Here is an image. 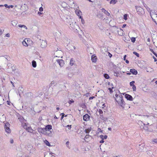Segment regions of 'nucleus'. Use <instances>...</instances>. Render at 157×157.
Returning a JSON list of instances; mask_svg holds the SVG:
<instances>
[{
  "label": "nucleus",
  "instance_id": "obj_48",
  "mask_svg": "<svg viewBox=\"0 0 157 157\" xmlns=\"http://www.w3.org/2000/svg\"><path fill=\"white\" fill-rule=\"evenodd\" d=\"M10 143H11V144H13V139H11L10 140Z\"/></svg>",
  "mask_w": 157,
  "mask_h": 157
},
{
  "label": "nucleus",
  "instance_id": "obj_3",
  "mask_svg": "<svg viewBox=\"0 0 157 157\" xmlns=\"http://www.w3.org/2000/svg\"><path fill=\"white\" fill-rule=\"evenodd\" d=\"M37 130L40 133H42L48 136H51V132H50V133L47 132L45 131L44 128H37Z\"/></svg>",
  "mask_w": 157,
  "mask_h": 157
},
{
  "label": "nucleus",
  "instance_id": "obj_56",
  "mask_svg": "<svg viewBox=\"0 0 157 157\" xmlns=\"http://www.w3.org/2000/svg\"><path fill=\"white\" fill-rule=\"evenodd\" d=\"M126 55H125L124 57V60H125L126 59Z\"/></svg>",
  "mask_w": 157,
  "mask_h": 157
},
{
  "label": "nucleus",
  "instance_id": "obj_59",
  "mask_svg": "<svg viewBox=\"0 0 157 157\" xmlns=\"http://www.w3.org/2000/svg\"><path fill=\"white\" fill-rule=\"evenodd\" d=\"M126 63H129V61L128 60H126Z\"/></svg>",
  "mask_w": 157,
  "mask_h": 157
},
{
  "label": "nucleus",
  "instance_id": "obj_16",
  "mask_svg": "<svg viewBox=\"0 0 157 157\" xmlns=\"http://www.w3.org/2000/svg\"><path fill=\"white\" fill-rule=\"evenodd\" d=\"M4 103V100L2 96L0 95V105H1Z\"/></svg>",
  "mask_w": 157,
  "mask_h": 157
},
{
  "label": "nucleus",
  "instance_id": "obj_17",
  "mask_svg": "<svg viewBox=\"0 0 157 157\" xmlns=\"http://www.w3.org/2000/svg\"><path fill=\"white\" fill-rule=\"evenodd\" d=\"M91 138V136H90L89 135L87 134L85 137L84 140L86 141H88L89 139Z\"/></svg>",
  "mask_w": 157,
  "mask_h": 157
},
{
  "label": "nucleus",
  "instance_id": "obj_24",
  "mask_svg": "<svg viewBox=\"0 0 157 157\" xmlns=\"http://www.w3.org/2000/svg\"><path fill=\"white\" fill-rule=\"evenodd\" d=\"M32 65L33 67H36V63L34 60H33L32 62Z\"/></svg>",
  "mask_w": 157,
  "mask_h": 157
},
{
  "label": "nucleus",
  "instance_id": "obj_21",
  "mask_svg": "<svg viewBox=\"0 0 157 157\" xmlns=\"http://www.w3.org/2000/svg\"><path fill=\"white\" fill-rule=\"evenodd\" d=\"M43 141L44 143H45V144L47 146L50 147L51 146L49 142L47 140H43Z\"/></svg>",
  "mask_w": 157,
  "mask_h": 157
},
{
  "label": "nucleus",
  "instance_id": "obj_41",
  "mask_svg": "<svg viewBox=\"0 0 157 157\" xmlns=\"http://www.w3.org/2000/svg\"><path fill=\"white\" fill-rule=\"evenodd\" d=\"M152 142H154L155 143H157V139H154L152 140Z\"/></svg>",
  "mask_w": 157,
  "mask_h": 157
},
{
  "label": "nucleus",
  "instance_id": "obj_63",
  "mask_svg": "<svg viewBox=\"0 0 157 157\" xmlns=\"http://www.w3.org/2000/svg\"><path fill=\"white\" fill-rule=\"evenodd\" d=\"M56 109L57 110H58L59 109V107H57L56 108Z\"/></svg>",
  "mask_w": 157,
  "mask_h": 157
},
{
  "label": "nucleus",
  "instance_id": "obj_50",
  "mask_svg": "<svg viewBox=\"0 0 157 157\" xmlns=\"http://www.w3.org/2000/svg\"><path fill=\"white\" fill-rule=\"evenodd\" d=\"M42 13H41V12H38V14L39 15H40L42 14Z\"/></svg>",
  "mask_w": 157,
  "mask_h": 157
},
{
  "label": "nucleus",
  "instance_id": "obj_53",
  "mask_svg": "<svg viewBox=\"0 0 157 157\" xmlns=\"http://www.w3.org/2000/svg\"><path fill=\"white\" fill-rule=\"evenodd\" d=\"M61 114L62 115V118H63V116L64 115V113H61Z\"/></svg>",
  "mask_w": 157,
  "mask_h": 157
},
{
  "label": "nucleus",
  "instance_id": "obj_61",
  "mask_svg": "<svg viewBox=\"0 0 157 157\" xmlns=\"http://www.w3.org/2000/svg\"><path fill=\"white\" fill-rule=\"evenodd\" d=\"M54 81H52L51 82V84H54Z\"/></svg>",
  "mask_w": 157,
  "mask_h": 157
},
{
  "label": "nucleus",
  "instance_id": "obj_43",
  "mask_svg": "<svg viewBox=\"0 0 157 157\" xmlns=\"http://www.w3.org/2000/svg\"><path fill=\"white\" fill-rule=\"evenodd\" d=\"M69 141H67L66 143V144L67 146L68 147H69Z\"/></svg>",
  "mask_w": 157,
  "mask_h": 157
},
{
  "label": "nucleus",
  "instance_id": "obj_8",
  "mask_svg": "<svg viewBox=\"0 0 157 157\" xmlns=\"http://www.w3.org/2000/svg\"><path fill=\"white\" fill-rule=\"evenodd\" d=\"M47 46V42L46 40H42L41 42L40 47L42 48H45Z\"/></svg>",
  "mask_w": 157,
  "mask_h": 157
},
{
  "label": "nucleus",
  "instance_id": "obj_25",
  "mask_svg": "<svg viewBox=\"0 0 157 157\" xmlns=\"http://www.w3.org/2000/svg\"><path fill=\"white\" fill-rule=\"evenodd\" d=\"M12 22V25L14 26H16L17 23V21L16 20H13Z\"/></svg>",
  "mask_w": 157,
  "mask_h": 157
},
{
  "label": "nucleus",
  "instance_id": "obj_27",
  "mask_svg": "<svg viewBox=\"0 0 157 157\" xmlns=\"http://www.w3.org/2000/svg\"><path fill=\"white\" fill-rule=\"evenodd\" d=\"M18 26L20 27V28H22V27H23L25 29H27V27L24 25H19Z\"/></svg>",
  "mask_w": 157,
  "mask_h": 157
},
{
  "label": "nucleus",
  "instance_id": "obj_60",
  "mask_svg": "<svg viewBox=\"0 0 157 157\" xmlns=\"http://www.w3.org/2000/svg\"><path fill=\"white\" fill-rule=\"evenodd\" d=\"M154 55L157 58V54H155V53H153Z\"/></svg>",
  "mask_w": 157,
  "mask_h": 157
},
{
  "label": "nucleus",
  "instance_id": "obj_54",
  "mask_svg": "<svg viewBox=\"0 0 157 157\" xmlns=\"http://www.w3.org/2000/svg\"><path fill=\"white\" fill-rule=\"evenodd\" d=\"M102 106H103V107H102V108H104V107H105V104H103V105H102Z\"/></svg>",
  "mask_w": 157,
  "mask_h": 157
},
{
  "label": "nucleus",
  "instance_id": "obj_4",
  "mask_svg": "<svg viewBox=\"0 0 157 157\" xmlns=\"http://www.w3.org/2000/svg\"><path fill=\"white\" fill-rule=\"evenodd\" d=\"M31 42L32 41L29 39L25 38L22 42V44L24 46L28 47L30 45Z\"/></svg>",
  "mask_w": 157,
  "mask_h": 157
},
{
  "label": "nucleus",
  "instance_id": "obj_36",
  "mask_svg": "<svg viewBox=\"0 0 157 157\" xmlns=\"http://www.w3.org/2000/svg\"><path fill=\"white\" fill-rule=\"evenodd\" d=\"M132 86V89H133V91H136V86L134 85H133Z\"/></svg>",
  "mask_w": 157,
  "mask_h": 157
},
{
  "label": "nucleus",
  "instance_id": "obj_40",
  "mask_svg": "<svg viewBox=\"0 0 157 157\" xmlns=\"http://www.w3.org/2000/svg\"><path fill=\"white\" fill-rule=\"evenodd\" d=\"M39 10L40 12H42L43 11V8H42V7H40L39 8Z\"/></svg>",
  "mask_w": 157,
  "mask_h": 157
},
{
  "label": "nucleus",
  "instance_id": "obj_14",
  "mask_svg": "<svg viewBox=\"0 0 157 157\" xmlns=\"http://www.w3.org/2000/svg\"><path fill=\"white\" fill-rule=\"evenodd\" d=\"M75 12L77 15L79 17L80 16H81V15H82V13L80 10H75Z\"/></svg>",
  "mask_w": 157,
  "mask_h": 157
},
{
  "label": "nucleus",
  "instance_id": "obj_62",
  "mask_svg": "<svg viewBox=\"0 0 157 157\" xmlns=\"http://www.w3.org/2000/svg\"><path fill=\"white\" fill-rule=\"evenodd\" d=\"M147 40H148V41H150V39H149V38H148V39H147Z\"/></svg>",
  "mask_w": 157,
  "mask_h": 157
},
{
  "label": "nucleus",
  "instance_id": "obj_20",
  "mask_svg": "<svg viewBox=\"0 0 157 157\" xmlns=\"http://www.w3.org/2000/svg\"><path fill=\"white\" fill-rule=\"evenodd\" d=\"M91 130V127H89L87 128L86 129H85L84 132L86 134L89 133Z\"/></svg>",
  "mask_w": 157,
  "mask_h": 157
},
{
  "label": "nucleus",
  "instance_id": "obj_29",
  "mask_svg": "<svg viewBox=\"0 0 157 157\" xmlns=\"http://www.w3.org/2000/svg\"><path fill=\"white\" fill-rule=\"evenodd\" d=\"M104 76L105 78L106 79H108L109 78V75L107 74H104Z\"/></svg>",
  "mask_w": 157,
  "mask_h": 157
},
{
  "label": "nucleus",
  "instance_id": "obj_19",
  "mask_svg": "<svg viewBox=\"0 0 157 157\" xmlns=\"http://www.w3.org/2000/svg\"><path fill=\"white\" fill-rule=\"evenodd\" d=\"M110 87H111H111L109 88H108V90H109V92L110 93H112L113 92L112 89L114 88L113 86V84L112 83H111L110 84Z\"/></svg>",
  "mask_w": 157,
  "mask_h": 157
},
{
  "label": "nucleus",
  "instance_id": "obj_58",
  "mask_svg": "<svg viewBox=\"0 0 157 157\" xmlns=\"http://www.w3.org/2000/svg\"><path fill=\"white\" fill-rule=\"evenodd\" d=\"M146 9H147V10H148V11H149V10H150V9L148 7H147V8H146Z\"/></svg>",
  "mask_w": 157,
  "mask_h": 157
},
{
  "label": "nucleus",
  "instance_id": "obj_33",
  "mask_svg": "<svg viewBox=\"0 0 157 157\" xmlns=\"http://www.w3.org/2000/svg\"><path fill=\"white\" fill-rule=\"evenodd\" d=\"M128 15L127 14H124V18H123L125 20H126L127 19V17L128 16Z\"/></svg>",
  "mask_w": 157,
  "mask_h": 157
},
{
  "label": "nucleus",
  "instance_id": "obj_23",
  "mask_svg": "<svg viewBox=\"0 0 157 157\" xmlns=\"http://www.w3.org/2000/svg\"><path fill=\"white\" fill-rule=\"evenodd\" d=\"M100 138L101 139V140L100 141V143H102L104 142V139L103 138V135H100Z\"/></svg>",
  "mask_w": 157,
  "mask_h": 157
},
{
  "label": "nucleus",
  "instance_id": "obj_2",
  "mask_svg": "<svg viewBox=\"0 0 157 157\" xmlns=\"http://www.w3.org/2000/svg\"><path fill=\"white\" fill-rule=\"evenodd\" d=\"M150 15L153 21L157 25V13L151 10L150 12Z\"/></svg>",
  "mask_w": 157,
  "mask_h": 157
},
{
  "label": "nucleus",
  "instance_id": "obj_34",
  "mask_svg": "<svg viewBox=\"0 0 157 157\" xmlns=\"http://www.w3.org/2000/svg\"><path fill=\"white\" fill-rule=\"evenodd\" d=\"M131 40L132 42L134 43L136 41V38L134 37H132Z\"/></svg>",
  "mask_w": 157,
  "mask_h": 157
},
{
  "label": "nucleus",
  "instance_id": "obj_9",
  "mask_svg": "<svg viewBox=\"0 0 157 157\" xmlns=\"http://www.w3.org/2000/svg\"><path fill=\"white\" fill-rule=\"evenodd\" d=\"M56 61L61 67H63L64 64V61L62 59H57Z\"/></svg>",
  "mask_w": 157,
  "mask_h": 157
},
{
  "label": "nucleus",
  "instance_id": "obj_5",
  "mask_svg": "<svg viewBox=\"0 0 157 157\" xmlns=\"http://www.w3.org/2000/svg\"><path fill=\"white\" fill-rule=\"evenodd\" d=\"M136 9L138 14L141 15L144 13V10L141 7L139 6H136Z\"/></svg>",
  "mask_w": 157,
  "mask_h": 157
},
{
  "label": "nucleus",
  "instance_id": "obj_44",
  "mask_svg": "<svg viewBox=\"0 0 157 157\" xmlns=\"http://www.w3.org/2000/svg\"><path fill=\"white\" fill-rule=\"evenodd\" d=\"M98 131L99 132H102V131L101 130V129L100 128H98Z\"/></svg>",
  "mask_w": 157,
  "mask_h": 157
},
{
  "label": "nucleus",
  "instance_id": "obj_35",
  "mask_svg": "<svg viewBox=\"0 0 157 157\" xmlns=\"http://www.w3.org/2000/svg\"><path fill=\"white\" fill-rule=\"evenodd\" d=\"M135 82L134 81H132L130 83V85L131 86H133V85H134V83H135Z\"/></svg>",
  "mask_w": 157,
  "mask_h": 157
},
{
  "label": "nucleus",
  "instance_id": "obj_51",
  "mask_svg": "<svg viewBox=\"0 0 157 157\" xmlns=\"http://www.w3.org/2000/svg\"><path fill=\"white\" fill-rule=\"evenodd\" d=\"M2 33V30H0V35H1Z\"/></svg>",
  "mask_w": 157,
  "mask_h": 157
},
{
  "label": "nucleus",
  "instance_id": "obj_18",
  "mask_svg": "<svg viewBox=\"0 0 157 157\" xmlns=\"http://www.w3.org/2000/svg\"><path fill=\"white\" fill-rule=\"evenodd\" d=\"M130 71L132 74L135 75H136L137 74V71L134 69H131L130 70Z\"/></svg>",
  "mask_w": 157,
  "mask_h": 157
},
{
  "label": "nucleus",
  "instance_id": "obj_22",
  "mask_svg": "<svg viewBox=\"0 0 157 157\" xmlns=\"http://www.w3.org/2000/svg\"><path fill=\"white\" fill-rule=\"evenodd\" d=\"M22 125L23 126V127L25 129H27L28 126H28V124L26 123H22Z\"/></svg>",
  "mask_w": 157,
  "mask_h": 157
},
{
  "label": "nucleus",
  "instance_id": "obj_37",
  "mask_svg": "<svg viewBox=\"0 0 157 157\" xmlns=\"http://www.w3.org/2000/svg\"><path fill=\"white\" fill-rule=\"evenodd\" d=\"M98 112L99 113L100 115H102L103 113V112L102 111L101 109H99L98 110Z\"/></svg>",
  "mask_w": 157,
  "mask_h": 157
},
{
  "label": "nucleus",
  "instance_id": "obj_13",
  "mask_svg": "<svg viewBox=\"0 0 157 157\" xmlns=\"http://www.w3.org/2000/svg\"><path fill=\"white\" fill-rule=\"evenodd\" d=\"M101 11L104 13L106 15L109 16L110 15V13L107 11L105 10L104 9L102 8L101 9Z\"/></svg>",
  "mask_w": 157,
  "mask_h": 157
},
{
  "label": "nucleus",
  "instance_id": "obj_42",
  "mask_svg": "<svg viewBox=\"0 0 157 157\" xmlns=\"http://www.w3.org/2000/svg\"><path fill=\"white\" fill-rule=\"evenodd\" d=\"M74 102V101L73 100H69L68 101V103L69 104H71L72 103H73Z\"/></svg>",
  "mask_w": 157,
  "mask_h": 157
},
{
  "label": "nucleus",
  "instance_id": "obj_57",
  "mask_svg": "<svg viewBox=\"0 0 157 157\" xmlns=\"http://www.w3.org/2000/svg\"><path fill=\"white\" fill-rule=\"evenodd\" d=\"M108 129L109 131H111L112 130V129L111 128H108Z\"/></svg>",
  "mask_w": 157,
  "mask_h": 157
},
{
  "label": "nucleus",
  "instance_id": "obj_32",
  "mask_svg": "<svg viewBox=\"0 0 157 157\" xmlns=\"http://www.w3.org/2000/svg\"><path fill=\"white\" fill-rule=\"evenodd\" d=\"M116 0H111L110 2V4H114L116 3Z\"/></svg>",
  "mask_w": 157,
  "mask_h": 157
},
{
  "label": "nucleus",
  "instance_id": "obj_47",
  "mask_svg": "<svg viewBox=\"0 0 157 157\" xmlns=\"http://www.w3.org/2000/svg\"><path fill=\"white\" fill-rule=\"evenodd\" d=\"M107 138V135H105L103 136V138L104 139H106Z\"/></svg>",
  "mask_w": 157,
  "mask_h": 157
},
{
  "label": "nucleus",
  "instance_id": "obj_11",
  "mask_svg": "<svg viewBox=\"0 0 157 157\" xmlns=\"http://www.w3.org/2000/svg\"><path fill=\"white\" fill-rule=\"evenodd\" d=\"M83 119L84 121H88L90 119V116L88 114H86L83 116Z\"/></svg>",
  "mask_w": 157,
  "mask_h": 157
},
{
  "label": "nucleus",
  "instance_id": "obj_49",
  "mask_svg": "<svg viewBox=\"0 0 157 157\" xmlns=\"http://www.w3.org/2000/svg\"><path fill=\"white\" fill-rule=\"evenodd\" d=\"M94 98V97H93H93H90L89 98V100L93 99Z\"/></svg>",
  "mask_w": 157,
  "mask_h": 157
},
{
  "label": "nucleus",
  "instance_id": "obj_28",
  "mask_svg": "<svg viewBox=\"0 0 157 157\" xmlns=\"http://www.w3.org/2000/svg\"><path fill=\"white\" fill-rule=\"evenodd\" d=\"M75 61L73 59H71L70 61V64L71 66H72L74 64Z\"/></svg>",
  "mask_w": 157,
  "mask_h": 157
},
{
  "label": "nucleus",
  "instance_id": "obj_46",
  "mask_svg": "<svg viewBox=\"0 0 157 157\" xmlns=\"http://www.w3.org/2000/svg\"><path fill=\"white\" fill-rule=\"evenodd\" d=\"M108 56L110 58H111L112 56V55L111 54H110L109 52H108Z\"/></svg>",
  "mask_w": 157,
  "mask_h": 157
},
{
  "label": "nucleus",
  "instance_id": "obj_30",
  "mask_svg": "<svg viewBox=\"0 0 157 157\" xmlns=\"http://www.w3.org/2000/svg\"><path fill=\"white\" fill-rule=\"evenodd\" d=\"M119 74L117 71H114V75L118 77Z\"/></svg>",
  "mask_w": 157,
  "mask_h": 157
},
{
  "label": "nucleus",
  "instance_id": "obj_7",
  "mask_svg": "<svg viewBox=\"0 0 157 157\" xmlns=\"http://www.w3.org/2000/svg\"><path fill=\"white\" fill-rule=\"evenodd\" d=\"M10 125L9 123H6L5 125V129L6 132L8 133H10L11 132V130L10 128Z\"/></svg>",
  "mask_w": 157,
  "mask_h": 157
},
{
  "label": "nucleus",
  "instance_id": "obj_26",
  "mask_svg": "<svg viewBox=\"0 0 157 157\" xmlns=\"http://www.w3.org/2000/svg\"><path fill=\"white\" fill-rule=\"evenodd\" d=\"M4 6L8 8H13V6L12 5H11L10 6H8L7 4H5L4 5Z\"/></svg>",
  "mask_w": 157,
  "mask_h": 157
},
{
  "label": "nucleus",
  "instance_id": "obj_6",
  "mask_svg": "<svg viewBox=\"0 0 157 157\" xmlns=\"http://www.w3.org/2000/svg\"><path fill=\"white\" fill-rule=\"evenodd\" d=\"M44 128L45 131V132H47L50 133V132H51V133L50 136H52V132L50 130H51L52 128V126L50 124L47 125L45 126V127Z\"/></svg>",
  "mask_w": 157,
  "mask_h": 157
},
{
  "label": "nucleus",
  "instance_id": "obj_45",
  "mask_svg": "<svg viewBox=\"0 0 157 157\" xmlns=\"http://www.w3.org/2000/svg\"><path fill=\"white\" fill-rule=\"evenodd\" d=\"M6 36L7 37H10V34L9 33H8L6 34Z\"/></svg>",
  "mask_w": 157,
  "mask_h": 157
},
{
  "label": "nucleus",
  "instance_id": "obj_15",
  "mask_svg": "<svg viewBox=\"0 0 157 157\" xmlns=\"http://www.w3.org/2000/svg\"><path fill=\"white\" fill-rule=\"evenodd\" d=\"M26 130L29 132L33 133V132L34 130L31 127L29 126Z\"/></svg>",
  "mask_w": 157,
  "mask_h": 157
},
{
  "label": "nucleus",
  "instance_id": "obj_52",
  "mask_svg": "<svg viewBox=\"0 0 157 157\" xmlns=\"http://www.w3.org/2000/svg\"><path fill=\"white\" fill-rule=\"evenodd\" d=\"M126 24H124L122 27V28H124L126 26Z\"/></svg>",
  "mask_w": 157,
  "mask_h": 157
},
{
  "label": "nucleus",
  "instance_id": "obj_12",
  "mask_svg": "<svg viewBox=\"0 0 157 157\" xmlns=\"http://www.w3.org/2000/svg\"><path fill=\"white\" fill-rule=\"evenodd\" d=\"M125 97L128 100L130 101L133 100V98L132 97L128 94H126L125 95Z\"/></svg>",
  "mask_w": 157,
  "mask_h": 157
},
{
  "label": "nucleus",
  "instance_id": "obj_38",
  "mask_svg": "<svg viewBox=\"0 0 157 157\" xmlns=\"http://www.w3.org/2000/svg\"><path fill=\"white\" fill-rule=\"evenodd\" d=\"M133 53L134 54L136 55L137 57H139L140 56H139V54L138 53H137V52H133Z\"/></svg>",
  "mask_w": 157,
  "mask_h": 157
},
{
  "label": "nucleus",
  "instance_id": "obj_10",
  "mask_svg": "<svg viewBox=\"0 0 157 157\" xmlns=\"http://www.w3.org/2000/svg\"><path fill=\"white\" fill-rule=\"evenodd\" d=\"M91 60L93 62L96 63L97 60V58L95 55H93L91 56Z\"/></svg>",
  "mask_w": 157,
  "mask_h": 157
},
{
  "label": "nucleus",
  "instance_id": "obj_64",
  "mask_svg": "<svg viewBox=\"0 0 157 157\" xmlns=\"http://www.w3.org/2000/svg\"><path fill=\"white\" fill-rule=\"evenodd\" d=\"M155 83L156 84H157V81H156L155 82Z\"/></svg>",
  "mask_w": 157,
  "mask_h": 157
},
{
  "label": "nucleus",
  "instance_id": "obj_1",
  "mask_svg": "<svg viewBox=\"0 0 157 157\" xmlns=\"http://www.w3.org/2000/svg\"><path fill=\"white\" fill-rule=\"evenodd\" d=\"M115 98L118 105L121 106L122 108L124 109L125 103L123 100V96H122L121 94L119 91H118L116 93L115 95Z\"/></svg>",
  "mask_w": 157,
  "mask_h": 157
},
{
  "label": "nucleus",
  "instance_id": "obj_31",
  "mask_svg": "<svg viewBox=\"0 0 157 157\" xmlns=\"http://www.w3.org/2000/svg\"><path fill=\"white\" fill-rule=\"evenodd\" d=\"M79 18H80L81 19V22H82V24H84L85 23V21H84V20L83 19V18L81 16H80V17H79Z\"/></svg>",
  "mask_w": 157,
  "mask_h": 157
},
{
  "label": "nucleus",
  "instance_id": "obj_39",
  "mask_svg": "<svg viewBox=\"0 0 157 157\" xmlns=\"http://www.w3.org/2000/svg\"><path fill=\"white\" fill-rule=\"evenodd\" d=\"M100 118L102 119V120H105V118H104V117H103V115H100Z\"/></svg>",
  "mask_w": 157,
  "mask_h": 157
},
{
  "label": "nucleus",
  "instance_id": "obj_55",
  "mask_svg": "<svg viewBox=\"0 0 157 157\" xmlns=\"http://www.w3.org/2000/svg\"><path fill=\"white\" fill-rule=\"evenodd\" d=\"M67 127H69V128L68 129H70L71 128V125L69 126V125H68L67 126Z\"/></svg>",
  "mask_w": 157,
  "mask_h": 157
}]
</instances>
